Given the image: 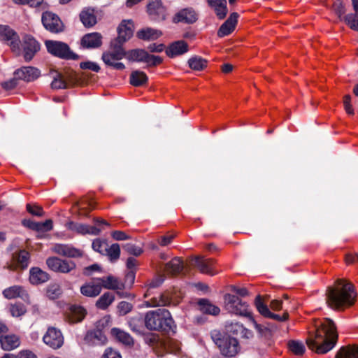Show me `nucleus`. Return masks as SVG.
Masks as SVG:
<instances>
[{"label":"nucleus","mask_w":358,"mask_h":358,"mask_svg":"<svg viewBox=\"0 0 358 358\" xmlns=\"http://www.w3.org/2000/svg\"><path fill=\"white\" fill-rule=\"evenodd\" d=\"M238 327L239 329H241V331L238 334H240L242 337L246 338L252 337V332L250 330L245 328L243 326H238Z\"/></svg>","instance_id":"obj_62"},{"label":"nucleus","mask_w":358,"mask_h":358,"mask_svg":"<svg viewBox=\"0 0 358 358\" xmlns=\"http://www.w3.org/2000/svg\"><path fill=\"white\" fill-rule=\"evenodd\" d=\"M126 57L131 62L146 63L149 66H157L162 62L161 57L150 55L143 49H134L126 52Z\"/></svg>","instance_id":"obj_9"},{"label":"nucleus","mask_w":358,"mask_h":358,"mask_svg":"<svg viewBox=\"0 0 358 358\" xmlns=\"http://www.w3.org/2000/svg\"><path fill=\"white\" fill-rule=\"evenodd\" d=\"M171 302V299L166 293L159 294L157 296L152 297L145 301L146 306L156 307L169 306Z\"/></svg>","instance_id":"obj_29"},{"label":"nucleus","mask_w":358,"mask_h":358,"mask_svg":"<svg viewBox=\"0 0 358 358\" xmlns=\"http://www.w3.org/2000/svg\"><path fill=\"white\" fill-rule=\"evenodd\" d=\"M27 210L29 213H31L33 215L41 217L44 215V211L43 208L37 205H31L28 203L27 205Z\"/></svg>","instance_id":"obj_52"},{"label":"nucleus","mask_w":358,"mask_h":358,"mask_svg":"<svg viewBox=\"0 0 358 358\" xmlns=\"http://www.w3.org/2000/svg\"><path fill=\"white\" fill-rule=\"evenodd\" d=\"M14 76L19 80L31 82L39 77L40 71L38 69L32 66H24L17 69L14 73Z\"/></svg>","instance_id":"obj_18"},{"label":"nucleus","mask_w":358,"mask_h":358,"mask_svg":"<svg viewBox=\"0 0 358 358\" xmlns=\"http://www.w3.org/2000/svg\"><path fill=\"white\" fill-rule=\"evenodd\" d=\"M22 49L21 54L25 61H31L36 53L40 50V43L31 35H25L22 38V43L20 42Z\"/></svg>","instance_id":"obj_11"},{"label":"nucleus","mask_w":358,"mask_h":358,"mask_svg":"<svg viewBox=\"0 0 358 358\" xmlns=\"http://www.w3.org/2000/svg\"><path fill=\"white\" fill-rule=\"evenodd\" d=\"M288 347L289 350L296 355H303L306 349L303 343L299 341H290Z\"/></svg>","instance_id":"obj_45"},{"label":"nucleus","mask_w":358,"mask_h":358,"mask_svg":"<svg viewBox=\"0 0 358 358\" xmlns=\"http://www.w3.org/2000/svg\"><path fill=\"white\" fill-rule=\"evenodd\" d=\"M0 40L6 42L16 55H20L22 49L18 34L6 25H0Z\"/></svg>","instance_id":"obj_10"},{"label":"nucleus","mask_w":358,"mask_h":358,"mask_svg":"<svg viewBox=\"0 0 358 358\" xmlns=\"http://www.w3.org/2000/svg\"><path fill=\"white\" fill-rule=\"evenodd\" d=\"M80 67L82 69H89L94 72H98L100 70V67L98 64L90 61L81 62L80 64Z\"/></svg>","instance_id":"obj_54"},{"label":"nucleus","mask_w":358,"mask_h":358,"mask_svg":"<svg viewBox=\"0 0 358 358\" xmlns=\"http://www.w3.org/2000/svg\"><path fill=\"white\" fill-rule=\"evenodd\" d=\"M102 287L109 289H122L124 287L123 284L117 278L109 275L106 278H97Z\"/></svg>","instance_id":"obj_28"},{"label":"nucleus","mask_w":358,"mask_h":358,"mask_svg":"<svg viewBox=\"0 0 358 358\" xmlns=\"http://www.w3.org/2000/svg\"><path fill=\"white\" fill-rule=\"evenodd\" d=\"M126 57V52L122 45L113 41L110 43V50L102 55L103 62L108 66L113 67L117 70H123L125 66L118 61Z\"/></svg>","instance_id":"obj_6"},{"label":"nucleus","mask_w":358,"mask_h":358,"mask_svg":"<svg viewBox=\"0 0 358 358\" xmlns=\"http://www.w3.org/2000/svg\"><path fill=\"white\" fill-rule=\"evenodd\" d=\"M173 238H174V236L172 235H167V236H162L160 238V239L159 240V243L162 246H166L171 242V241L173 239Z\"/></svg>","instance_id":"obj_63"},{"label":"nucleus","mask_w":358,"mask_h":358,"mask_svg":"<svg viewBox=\"0 0 358 358\" xmlns=\"http://www.w3.org/2000/svg\"><path fill=\"white\" fill-rule=\"evenodd\" d=\"M29 273V281L33 285L44 283L49 280V275L38 267L31 268Z\"/></svg>","instance_id":"obj_27"},{"label":"nucleus","mask_w":358,"mask_h":358,"mask_svg":"<svg viewBox=\"0 0 358 358\" xmlns=\"http://www.w3.org/2000/svg\"><path fill=\"white\" fill-rule=\"evenodd\" d=\"M80 18L85 27H90L96 23L94 10L90 8L83 10L80 14Z\"/></svg>","instance_id":"obj_35"},{"label":"nucleus","mask_w":358,"mask_h":358,"mask_svg":"<svg viewBox=\"0 0 358 358\" xmlns=\"http://www.w3.org/2000/svg\"><path fill=\"white\" fill-rule=\"evenodd\" d=\"M3 296L8 299H13L17 297L23 300L28 299V293L22 286L14 285L5 289L2 292Z\"/></svg>","instance_id":"obj_25"},{"label":"nucleus","mask_w":358,"mask_h":358,"mask_svg":"<svg viewBox=\"0 0 358 358\" xmlns=\"http://www.w3.org/2000/svg\"><path fill=\"white\" fill-rule=\"evenodd\" d=\"M66 86V83L60 75H57V76L54 78L51 83L52 88L55 90L65 89Z\"/></svg>","instance_id":"obj_50"},{"label":"nucleus","mask_w":358,"mask_h":358,"mask_svg":"<svg viewBox=\"0 0 358 358\" xmlns=\"http://www.w3.org/2000/svg\"><path fill=\"white\" fill-rule=\"evenodd\" d=\"M100 269V267L98 264H92L90 266H87V267H85L84 268V274L85 275H89L90 274H92L93 272L94 271H97Z\"/></svg>","instance_id":"obj_64"},{"label":"nucleus","mask_w":358,"mask_h":358,"mask_svg":"<svg viewBox=\"0 0 358 358\" xmlns=\"http://www.w3.org/2000/svg\"><path fill=\"white\" fill-rule=\"evenodd\" d=\"M173 323L171 313L164 308L148 311L145 316V327L150 330L169 331Z\"/></svg>","instance_id":"obj_3"},{"label":"nucleus","mask_w":358,"mask_h":358,"mask_svg":"<svg viewBox=\"0 0 358 358\" xmlns=\"http://www.w3.org/2000/svg\"><path fill=\"white\" fill-rule=\"evenodd\" d=\"M52 250L59 255L67 257H79L82 256V252L70 245H65V244H55Z\"/></svg>","instance_id":"obj_20"},{"label":"nucleus","mask_w":358,"mask_h":358,"mask_svg":"<svg viewBox=\"0 0 358 358\" xmlns=\"http://www.w3.org/2000/svg\"><path fill=\"white\" fill-rule=\"evenodd\" d=\"M103 358H122L120 354L112 350L111 348H107L103 355Z\"/></svg>","instance_id":"obj_59"},{"label":"nucleus","mask_w":358,"mask_h":358,"mask_svg":"<svg viewBox=\"0 0 358 358\" xmlns=\"http://www.w3.org/2000/svg\"><path fill=\"white\" fill-rule=\"evenodd\" d=\"M29 253L24 250H20L18 253L13 256V260L16 266L22 269L27 268L29 264Z\"/></svg>","instance_id":"obj_32"},{"label":"nucleus","mask_w":358,"mask_h":358,"mask_svg":"<svg viewBox=\"0 0 358 358\" xmlns=\"http://www.w3.org/2000/svg\"><path fill=\"white\" fill-rule=\"evenodd\" d=\"M132 305L127 301H121L117 306L119 314L120 315H124L129 313L132 310Z\"/></svg>","instance_id":"obj_49"},{"label":"nucleus","mask_w":358,"mask_h":358,"mask_svg":"<svg viewBox=\"0 0 358 358\" xmlns=\"http://www.w3.org/2000/svg\"><path fill=\"white\" fill-rule=\"evenodd\" d=\"M210 336L222 355L232 357L239 352L240 346L236 338L223 334L218 330H213Z\"/></svg>","instance_id":"obj_5"},{"label":"nucleus","mask_w":358,"mask_h":358,"mask_svg":"<svg viewBox=\"0 0 358 358\" xmlns=\"http://www.w3.org/2000/svg\"><path fill=\"white\" fill-rule=\"evenodd\" d=\"M336 358H358V345L341 348Z\"/></svg>","instance_id":"obj_39"},{"label":"nucleus","mask_w":358,"mask_h":358,"mask_svg":"<svg viewBox=\"0 0 358 358\" xmlns=\"http://www.w3.org/2000/svg\"><path fill=\"white\" fill-rule=\"evenodd\" d=\"M46 264L53 271L60 273H69L76 268V264L73 261L62 259L58 257H49Z\"/></svg>","instance_id":"obj_12"},{"label":"nucleus","mask_w":358,"mask_h":358,"mask_svg":"<svg viewBox=\"0 0 358 358\" xmlns=\"http://www.w3.org/2000/svg\"><path fill=\"white\" fill-rule=\"evenodd\" d=\"M198 305L199 306L201 311L206 314L217 315L220 312V309L219 307L211 303L207 299H203L199 300L198 302Z\"/></svg>","instance_id":"obj_33"},{"label":"nucleus","mask_w":358,"mask_h":358,"mask_svg":"<svg viewBox=\"0 0 358 358\" xmlns=\"http://www.w3.org/2000/svg\"><path fill=\"white\" fill-rule=\"evenodd\" d=\"M0 343L3 350L10 351L20 346V340L19 336L15 334L1 335Z\"/></svg>","instance_id":"obj_23"},{"label":"nucleus","mask_w":358,"mask_h":358,"mask_svg":"<svg viewBox=\"0 0 358 358\" xmlns=\"http://www.w3.org/2000/svg\"><path fill=\"white\" fill-rule=\"evenodd\" d=\"M107 245L106 242L96 239L93 241L92 246L94 251L103 254L105 252L104 248H106Z\"/></svg>","instance_id":"obj_53"},{"label":"nucleus","mask_w":358,"mask_h":358,"mask_svg":"<svg viewBox=\"0 0 358 358\" xmlns=\"http://www.w3.org/2000/svg\"><path fill=\"white\" fill-rule=\"evenodd\" d=\"M17 358H37V356L29 350H23L19 352Z\"/></svg>","instance_id":"obj_61"},{"label":"nucleus","mask_w":358,"mask_h":358,"mask_svg":"<svg viewBox=\"0 0 358 358\" xmlns=\"http://www.w3.org/2000/svg\"><path fill=\"white\" fill-rule=\"evenodd\" d=\"M8 308L11 315L15 317L24 315L27 312L26 307L21 303L10 304Z\"/></svg>","instance_id":"obj_44"},{"label":"nucleus","mask_w":358,"mask_h":358,"mask_svg":"<svg viewBox=\"0 0 358 358\" xmlns=\"http://www.w3.org/2000/svg\"><path fill=\"white\" fill-rule=\"evenodd\" d=\"M327 303L334 309H341L352 306L355 300L354 286L345 280L338 279L334 287H328Z\"/></svg>","instance_id":"obj_2"},{"label":"nucleus","mask_w":358,"mask_h":358,"mask_svg":"<svg viewBox=\"0 0 358 358\" xmlns=\"http://www.w3.org/2000/svg\"><path fill=\"white\" fill-rule=\"evenodd\" d=\"M44 343L52 349H59L64 344V337L60 330L49 327L43 337Z\"/></svg>","instance_id":"obj_14"},{"label":"nucleus","mask_w":358,"mask_h":358,"mask_svg":"<svg viewBox=\"0 0 358 358\" xmlns=\"http://www.w3.org/2000/svg\"><path fill=\"white\" fill-rule=\"evenodd\" d=\"M161 34L162 33L159 31L150 27L140 29L136 33L137 37L144 41L156 40Z\"/></svg>","instance_id":"obj_30"},{"label":"nucleus","mask_w":358,"mask_h":358,"mask_svg":"<svg viewBox=\"0 0 358 358\" xmlns=\"http://www.w3.org/2000/svg\"><path fill=\"white\" fill-rule=\"evenodd\" d=\"M111 235L112 237L117 241H124L129 238V237L122 231H114Z\"/></svg>","instance_id":"obj_60"},{"label":"nucleus","mask_w":358,"mask_h":358,"mask_svg":"<svg viewBox=\"0 0 358 358\" xmlns=\"http://www.w3.org/2000/svg\"><path fill=\"white\" fill-rule=\"evenodd\" d=\"M148 78L143 72L136 70L131 72L130 75V83L135 87H139L145 85L148 82Z\"/></svg>","instance_id":"obj_36"},{"label":"nucleus","mask_w":358,"mask_h":358,"mask_svg":"<svg viewBox=\"0 0 358 358\" xmlns=\"http://www.w3.org/2000/svg\"><path fill=\"white\" fill-rule=\"evenodd\" d=\"M17 4H28L31 7H38L41 5L43 0H13Z\"/></svg>","instance_id":"obj_56"},{"label":"nucleus","mask_w":358,"mask_h":358,"mask_svg":"<svg viewBox=\"0 0 358 358\" xmlns=\"http://www.w3.org/2000/svg\"><path fill=\"white\" fill-rule=\"evenodd\" d=\"M62 294L60 286L57 284H51L47 288V296L50 299H55Z\"/></svg>","instance_id":"obj_47"},{"label":"nucleus","mask_w":358,"mask_h":358,"mask_svg":"<svg viewBox=\"0 0 358 358\" xmlns=\"http://www.w3.org/2000/svg\"><path fill=\"white\" fill-rule=\"evenodd\" d=\"M192 264L195 266L202 273L214 275L216 272L214 271L215 262L213 259H205L203 257L197 256L192 259Z\"/></svg>","instance_id":"obj_16"},{"label":"nucleus","mask_w":358,"mask_h":358,"mask_svg":"<svg viewBox=\"0 0 358 358\" xmlns=\"http://www.w3.org/2000/svg\"><path fill=\"white\" fill-rule=\"evenodd\" d=\"M86 314V310L84 308L80 306H73L71 308L69 321L75 323L83 320Z\"/></svg>","instance_id":"obj_40"},{"label":"nucleus","mask_w":358,"mask_h":358,"mask_svg":"<svg viewBox=\"0 0 358 358\" xmlns=\"http://www.w3.org/2000/svg\"><path fill=\"white\" fill-rule=\"evenodd\" d=\"M343 20L352 29L358 31V14H348L343 17Z\"/></svg>","instance_id":"obj_46"},{"label":"nucleus","mask_w":358,"mask_h":358,"mask_svg":"<svg viewBox=\"0 0 358 358\" xmlns=\"http://www.w3.org/2000/svg\"><path fill=\"white\" fill-rule=\"evenodd\" d=\"M165 11V8L160 0H154L148 5L149 15L154 17L156 20H164Z\"/></svg>","instance_id":"obj_26"},{"label":"nucleus","mask_w":358,"mask_h":358,"mask_svg":"<svg viewBox=\"0 0 358 358\" xmlns=\"http://www.w3.org/2000/svg\"><path fill=\"white\" fill-rule=\"evenodd\" d=\"M226 309L234 314L248 317L249 320L254 325L255 328L261 333L263 327L257 323L252 316L249 310V306L246 302L243 301L238 296L230 294L224 296Z\"/></svg>","instance_id":"obj_4"},{"label":"nucleus","mask_w":358,"mask_h":358,"mask_svg":"<svg viewBox=\"0 0 358 358\" xmlns=\"http://www.w3.org/2000/svg\"><path fill=\"white\" fill-rule=\"evenodd\" d=\"M101 291V287L97 278L85 283L80 287L81 294L87 297H95L100 294Z\"/></svg>","instance_id":"obj_24"},{"label":"nucleus","mask_w":358,"mask_h":358,"mask_svg":"<svg viewBox=\"0 0 358 358\" xmlns=\"http://www.w3.org/2000/svg\"><path fill=\"white\" fill-rule=\"evenodd\" d=\"M94 226H90L85 224L69 221L66 223L65 226L69 230H71L72 231L76 232L82 235H98L102 229L101 226L109 225V224L106 221L99 218H94Z\"/></svg>","instance_id":"obj_7"},{"label":"nucleus","mask_w":358,"mask_h":358,"mask_svg":"<svg viewBox=\"0 0 358 358\" xmlns=\"http://www.w3.org/2000/svg\"><path fill=\"white\" fill-rule=\"evenodd\" d=\"M81 44L86 48H96L102 44V36L97 32L87 34L81 40Z\"/></svg>","instance_id":"obj_21"},{"label":"nucleus","mask_w":358,"mask_h":358,"mask_svg":"<svg viewBox=\"0 0 358 358\" xmlns=\"http://www.w3.org/2000/svg\"><path fill=\"white\" fill-rule=\"evenodd\" d=\"M19 79L15 76L13 78H11L8 80L1 83V87L6 90H9L15 88L17 85V80Z\"/></svg>","instance_id":"obj_55"},{"label":"nucleus","mask_w":358,"mask_h":358,"mask_svg":"<svg viewBox=\"0 0 358 358\" xmlns=\"http://www.w3.org/2000/svg\"><path fill=\"white\" fill-rule=\"evenodd\" d=\"M189 66L195 71H201L207 66V60L200 57H192L188 61Z\"/></svg>","instance_id":"obj_43"},{"label":"nucleus","mask_w":358,"mask_h":358,"mask_svg":"<svg viewBox=\"0 0 358 358\" xmlns=\"http://www.w3.org/2000/svg\"><path fill=\"white\" fill-rule=\"evenodd\" d=\"M118 36L114 40L117 43L122 45L129 40L134 33V24L131 20H123L117 28Z\"/></svg>","instance_id":"obj_15"},{"label":"nucleus","mask_w":358,"mask_h":358,"mask_svg":"<svg viewBox=\"0 0 358 358\" xmlns=\"http://www.w3.org/2000/svg\"><path fill=\"white\" fill-rule=\"evenodd\" d=\"M111 334L114 336L118 341L126 345H131L133 344V338L127 332L118 329V328H113L111 329Z\"/></svg>","instance_id":"obj_37"},{"label":"nucleus","mask_w":358,"mask_h":358,"mask_svg":"<svg viewBox=\"0 0 358 358\" xmlns=\"http://www.w3.org/2000/svg\"><path fill=\"white\" fill-rule=\"evenodd\" d=\"M115 296L113 293H104L96 301V306L97 308L105 310L114 301Z\"/></svg>","instance_id":"obj_41"},{"label":"nucleus","mask_w":358,"mask_h":358,"mask_svg":"<svg viewBox=\"0 0 358 358\" xmlns=\"http://www.w3.org/2000/svg\"><path fill=\"white\" fill-rule=\"evenodd\" d=\"M42 23L44 27L52 33H59L63 31V23L60 18L55 13L45 12L42 15Z\"/></svg>","instance_id":"obj_13"},{"label":"nucleus","mask_w":358,"mask_h":358,"mask_svg":"<svg viewBox=\"0 0 358 358\" xmlns=\"http://www.w3.org/2000/svg\"><path fill=\"white\" fill-rule=\"evenodd\" d=\"M27 226L29 228L37 231H49L52 229V221L51 220H47L45 222H28Z\"/></svg>","instance_id":"obj_38"},{"label":"nucleus","mask_w":358,"mask_h":358,"mask_svg":"<svg viewBox=\"0 0 358 358\" xmlns=\"http://www.w3.org/2000/svg\"><path fill=\"white\" fill-rule=\"evenodd\" d=\"M255 305L258 310V311L264 316L268 317V316L271 314V311L266 305H265L259 296H257L255 299Z\"/></svg>","instance_id":"obj_48"},{"label":"nucleus","mask_w":358,"mask_h":358,"mask_svg":"<svg viewBox=\"0 0 358 358\" xmlns=\"http://www.w3.org/2000/svg\"><path fill=\"white\" fill-rule=\"evenodd\" d=\"M124 249L129 254L139 256L143 250L141 248L132 244V243H127L124 245Z\"/></svg>","instance_id":"obj_51"},{"label":"nucleus","mask_w":358,"mask_h":358,"mask_svg":"<svg viewBox=\"0 0 358 358\" xmlns=\"http://www.w3.org/2000/svg\"><path fill=\"white\" fill-rule=\"evenodd\" d=\"M334 10L340 18H341L342 15L345 13V7L340 1H337L334 3Z\"/></svg>","instance_id":"obj_57"},{"label":"nucleus","mask_w":358,"mask_h":358,"mask_svg":"<svg viewBox=\"0 0 358 358\" xmlns=\"http://www.w3.org/2000/svg\"><path fill=\"white\" fill-rule=\"evenodd\" d=\"M238 14L232 13L229 18L220 26L217 31L219 37H224L229 35L235 29L238 22Z\"/></svg>","instance_id":"obj_19"},{"label":"nucleus","mask_w":358,"mask_h":358,"mask_svg":"<svg viewBox=\"0 0 358 358\" xmlns=\"http://www.w3.org/2000/svg\"><path fill=\"white\" fill-rule=\"evenodd\" d=\"M197 20L196 14L192 8L181 9L173 17L174 23L192 24Z\"/></svg>","instance_id":"obj_17"},{"label":"nucleus","mask_w":358,"mask_h":358,"mask_svg":"<svg viewBox=\"0 0 358 358\" xmlns=\"http://www.w3.org/2000/svg\"><path fill=\"white\" fill-rule=\"evenodd\" d=\"M350 100L351 97L350 95H345L343 99V103L345 110L347 112V113L350 115L354 114V110L352 108V105L350 104Z\"/></svg>","instance_id":"obj_58"},{"label":"nucleus","mask_w":358,"mask_h":358,"mask_svg":"<svg viewBox=\"0 0 358 358\" xmlns=\"http://www.w3.org/2000/svg\"><path fill=\"white\" fill-rule=\"evenodd\" d=\"M104 250L110 262H114L120 258V248L117 243H113L110 247L107 245Z\"/></svg>","instance_id":"obj_42"},{"label":"nucleus","mask_w":358,"mask_h":358,"mask_svg":"<svg viewBox=\"0 0 358 358\" xmlns=\"http://www.w3.org/2000/svg\"><path fill=\"white\" fill-rule=\"evenodd\" d=\"M188 51V45L184 41L172 43L166 50V55L171 58L183 55Z\"/></svg>","instance_id":"obj_22"},{"label":"nucleus","mask_w":358,"mask_h":358,"mask_svg":"<svg viewBox=\"0 0 358 358\" xmlns=\"http://www.w3.org/2000/svg\"><path fill=\"white\" fill-rule=\"evenodd\" d=\"M45 44L48 52L55 57L64 59L76 60L78 59V56L73 52L69 46L64 42L46 41Z\"/></svg>","instance_id":"obj_8"},{"label":"nucleus","mask_w":358,"mask_h":358,"mask_svg":"<svg viewBox=\"0 0 358 358\" xmlns=\"http://www.w3.org/2000/svg\"><path fill=\"white\" fill-rule=\"evenodd\" d=\"M338 339V334L334 322L325 318L316 324V331L310 334L306 339V344L310 350L317 354H324L335 346Z\"/></svg>","instance_id":"obj_1"},{"label":"nucleus","mask_w":358,"mask_h":358,"mask_svg":"<svg viewBox=\"0 0 358 358\" xmlns=\"http://www.w3.org/2000/svg\"><path fill=\"white\" fill-rule=\"evenodd\" d=\"M210 6L215 10L217 17L220 20L224 19L228 12L226 0H219L216 2H208Z\"/></svg>","instance_id":"obj_34"},{"label":"nucleus","mask_w":358,"mask_h":358,"mask_svg":"<svg viewBox=\"0 0 358 358\" xmlns=\"http://www.w3.org/2000/svg\"><path fill=\"white\" fill-rule=\"evenodd\" d=\"M183 267V262L180 258L175 257L166 264L164 270L169 274L175 275L180 273Z\"/></svg>","instance_id":"obj_31"}]
</instances>
